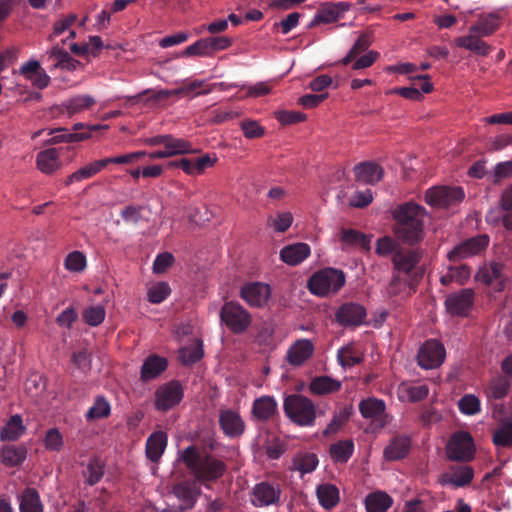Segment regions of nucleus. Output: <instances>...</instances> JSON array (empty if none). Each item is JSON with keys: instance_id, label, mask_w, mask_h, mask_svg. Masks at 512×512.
<instances>
[{"instance_id": "1", "label": "nucleus", "mask_w": 512, "mask_h": 512, "mask_svg": "<svg viewBox=\"0 0 512 512\" xmlns=\"http://www.w3.org/2000/svg\"><path fill=\"white\" fill-rule=\"evenodd\" d=\"M180 458L194 477L195 482L201 483L207 488L210 487V483H215L227 471L224 461L210 454L203 455L195 445L183 449Z\"/></svg>"}, {"instance_id": "2", "label": "nucleus", "mask_w": 512, "mask_h": 512, "mask_svg": "<svg viewBox=\"0 0 512 512\" xmlns=\"http://www.w3.org/2000/svg\"><path fill=\"white\" fill-rule=\"evenodd\" d=\"M502 24V18L498 12L482 14L478 20L469 27L468 34L454 39L457 47L466 49L475 55L485 57L490 54L492 47L482 40L496 32Z\"/></svg>"}, {"instance_id": "3", "label": "nucleus", "mask_w": 512, "mask_h": 512, "mask_svg": "<svg viewBox=\"0 0 512 512\" xmlns=\"http://www.w3.org/2000/svg\"><path fill=\"white\" fill-rule=\"evenodd\" d=\"M421 258H392L393 278L387 287L391 296H409L416 291L425 274V263Z\"/></svg>"}, {"instance_id": "4", "label": "nucleus", "mask_w": 512, "mask_h": 512, "mask_svg": "<svg viewBox=\"0 0 512 512\" xmlns=\"http://www.w3.org/2000/svg\"><path fill=\"white\" fill-rule=\"evenodd\" d=\"M425 209L420 205L408 202L398 206L393 216L396 220L395 235L404 243L414 245L423 239V218Z\"/></svg>"}, {"instance_id": "5", "label": "nucleus", "mask_w": 512, "mask_h": 512, "mask_svg": "<svg viewBox=\"0 0 512 512\" xmlns=\"http://www.w3.org/2000/svg\"><path fill=\"white\" fill-rule=\"evenodd\" d=\"M283 410L293 424L311 427L317 419V407L312 400L302 394H290L283 401Z\"/></svg>"}, {"instance_id": "6", "label": "nucleus", "mask_w": 512, "mask_h": 512, "mask_svg": "<svg viewBox=\"0 0 512 512\" xmlns=\"http://www.w3.org/2000/svg\"><path fill=\"white\" fill-rule=\"evenodd\" d=\"M345 285V275L341 270L327 268L319 270L309 278L308 288L312 295L327 296L337 293Z\"/></svg>"}, {"instance_id": "7", "label": "nucleus", "mask_w": 512, "mask_h": 512, "mask_svg": "<svg viewBox=\"0 0 512 512\" xmlns=\"http://www.w3.org/2000/svg\"><path fill=\"white\" fill-rule=\"evenodd\" d=\"M447 457L452 461L468 462L474 458L475 445L469 432L459 431L451 435L447 443Z\"/></svg>"}, {"instance_id": "8", "label": "nucleus", "mask_w": 512, "mask_h": 512, "mask_svg": "<svg viewBox=\"0 0 512 512\" xmlns=\"http://www.w3.org/2000/svg\"><path fill=\"white\" fill-rule=\"evenodd\" d=\"M220 319L235 334L245 332L251 323L250 314L237 302H226L220 310Z\"/></svg>"}, {"instance_id": "9", "label": "nucleus", "mask_w": 512, "mask_h": 512, "mask_svg": "<svg viewBox=\"0 0 512 512\" xmlns=\"http://www.w3.org/2000/svg\"><path fill=\"white\" fill-rule=\"evenodd\" d=\"M184 391L182 384L172 380L158 386L155 392V409L166 412L179 405L183 400Z\"/></svg>"}, {"instance_id": "10", "label": "nucleus", "mask_w": 512, "mask_h": 512, "mask_svg": "<svg viewBox=\"0 0 512 512\" xmlns=\"http://www.w3.org/2000/svg\"><path fill=\"white\" fill-rule=\"evenodd\" d=\"M465 197L460 187H434L426 191L425 201L437 208H449L460 203Z\"/></svg>"}, {"instance_id": "11", "label": "nucleus", "mask_w": 512, "mask_h": 512, "mask_svg": "<svg viewBox=\"0 0 512 512\" xmlns=\"http://www.w3.org/2000/svg\"><path fill=\"white\" fill-rule=\"evenodd\" d=\"M445 358L446 349L436 339L424 342L418 352V364L423 369H437L445 361Z\"/></svg>"}, {"instance_id": "12", "label": "nucleus", "mask_w": 512, "mask_h": 512, "mask_svg": "<svg viewBox=\"0 0 512 512\" xmlns=\"http://www.w3.org/2000/svg\"><path fill=\"white\" fill-rule=\"evenodd\" d=\"M475 294L470 288L448 294L445 307L451 316L467 317L474 306Z\"/></svg>"}, {"instance_id": "13", "label": "nucleus", "mask_w": 512, "mask_h": 512, "mask_svg": "<svg viewBox=\"0 0 512 512\" xmlns=\"http://www.w3.org/2000/svg\"><path fill=\"white\" fill-rule=\"evenodd\" d=\"M282 490L278 483L260 482L252 490V504L254 507L278 506L281 502Z\"/></svg>"}, {"instance_id": "14", "label": "nucleus", "mask_w": 512, "mask_h": 512, "mask_svg": "<svg viewBox=\"0 0 512 512\" xmlns=\"http://www.w3.org/2000/svg\"><path fill=\"white\" fill-rule=\"evenodd\" d=\"M271 286L263 282H248L241 286L239 295L247 305L262 308L271 298Z\"/></svg>"}, {"instance_id": "15", "label": "nucleus", "mask_w": 512, "mask_h": 512, "mask_svg": "<svg viewBox=\"0 0 512 512\" xmlns=\"http://www.w3.org/2000/svg\"><path fill=\"white\" fill-rule=\"evenodd\" d=\"M366 309L356 302L342 303L336 311V320L341 327H358L366 319Z\"/></svg>"}, {"instance_id": "16", "label": "nucleus", "mask_w": 512, "mask_h": 512, "mask_svg": "<svg viewBox=\"0 0 512 512\" xmlns=\"http://www.w3.org/2000/svg\"><path fill=\"white\" fill-rule=\"evenodd\" d=\"M358 410L363 418L372 420L376 427L383 428L388 423L384 400L374 397L360 400Z\"/></svg>"}, {"instance_id": "17", "label": "nucleus", "mask_w": 512, "mask_h": 512, "mask_svg": "<svg viewBox=\"0 0 512 512\" xmlns=\"http://www.w3.org/2000/svg\"><path fill=\"white\" fill-rule=\"evenodd\" d=\"M219 425L222 433L231 439L239 438L245 433V422L238 412L229 408L220 410Z\"/></svg>"}, {"instance_id": "18", "label": "nucleus", "mask_w": 512, "mask_h": 512, "mask_svg": "<svg viewBox=\"0 0 512 512\" xmlns=\"http://www.w3.org/2000/svg\"><path fill=\"white\" fill-rule=\"evenodd\" d=\"M215 162L216 158H211L206 154L196 159L181 158L180 160L171 161L169 166L180 168L187 175L197 176L203 174L207 168L214 166Z\"/></svg>"}, {"instance_id": "19", "label": "nucleus", "mask_w": 512, "mask_h": 512, "mask_svg": "<svg viewBox=\"0 0 512 512\" xmlns=\"http://www.w3.org/2000/svg\"><path fill=\"white\" fill-rule=\"evenodd\" d=\"M314 352L313 342L309 339H299L292 343L288 352H286V360L293 367H300L310 359Z\"/></svg>"}, {"instance_id": "20", "label": "nucleus", "mask_w": 512, "mask_h": 512, "mask_svg": "<svg viewBox=\"0 0 512 512\" xmlns=\"http://www.w3.org/2000/svg\"><path fill=\"white\" fill-rule=\"evenodd\" d=\"M503 265L498 262L485 264L476 273V280L490 286L495 282V291L501 292L504 288V280L502 278Z\"/></svg>"}, {"instance_id": "21", "label": "nucleus", "mask_w": 512, "mask_h": 512, "mask_svg": "<svg viewBox=\"0 0 512 512\" xmlns=\"http://www.w3.org/2000/svg\"><path fill=\"white\" fill-rule=\"evenodd\" d=\"M411 449V438L406 435L394 436L384 448V458L387 461H398L408 456Z\"/></svg>"}, {"instance_id": "22", "label": "nucleus", "mask_w": 512, "mask_h": 512, "mask_svg": "<svg viewBox=\"0 0 512 512\" xmlns=\"http://www.w3.org/2000/svg\"><path fill=\"white\" fill-rule=\"evenodd\" d=\"M167 359L156 354L145 358L142 368H140V380L143 382L152 381L167 369Z\"/></svg>"}, {"instance_id": "23", "label": "nucleus", "mask_w": 512, "mask_h": 512, "mask_svg": "<svg viewBox=\"0 0 512 512\" xmlns=\"http://www.w3.org/2000/svg\"><path fill=\"white\" fill-rule=\"evenodd\" d=\"M489 245L487 235L470 238L451 250L447 256H475L485 251Z\"/></svg>"}, {"instance_id": "24", "label": "nucleus", "mask_w": 512, "mask_h": 512, "mask_svg": "<svg viewBox=\"0 0 512 512\" xmlns=\"http://www.w3.org/2000/svg\"><path fill=\"white\" fill-rule=\"evenodd\" d=\"M354 173L357 182L374 185L383 178L384 170L377 163L361 162L354 167Z\"/></svg>"}, {"instance_id": "25", "label": "nucleus", "mask_w": 512, "mask_h": 512, "mask_svg": "<svg viewBox=\"0 0 512 512\" xmlns=\"http://www.w3.org/2000/svg\"><path fill=\"white\" fill-rule=\"evenodd\" d=\"M339 240L343 246H359L362 248V253H368L371 248L372 236L354 229L342 228L339 232Z\"/></svg>"}, {"instance_id": "26", "label": "nucleus", "mask_w": 512, "mask_h": 512, "mask_svg": "<svg viewBox=\"0 0 512 512\" xmlns=\"http://www.w3.org/2000/svg\"><path fill=\"white\" fill-rule=\"evenodd\" d=\"M166 446V432L156 431L152 433L146 440V457L154 463L158 462L163 456Z\"/></svg>"}, {"instance_id": "27", "label": "nucleus", "mask_w": 512, "mask_h": 512, "mask_svg": "<svg viewBox=\"0 0 512 512\" xmlns=\"http://www.w3.org/2000/svg\"><path fill=\"white\" fill-rule=\"evenodd\" d=\"M36 166L44 174H52L61 168L60 154L57 149L40 151L36 156Z\"/></svg>"}, {"instance_id": "28", "label": "nucleus", "mask_w": 512, "mask_h": 512, "mask_svg": "<svg viewBox=\"0 0 512 512\" xmlns=\"http://www.w3.org/2000/svg\"><path fill=\"white\" fill-rule=\"evenodd\" d=\"M341 389V382L330 376H316L313 377L309 390L313 395H327L330 393H337Z\"/></svg>"}, {"instance_id": "29", "label": "nucleus", "mask_w": 512, "mask_h": 512, "mask_svg": "<svg viewBox=\"0 0 512 512\" xmlns=\"http://www.w3.org/2000/svg\"><path fill=\"white\" fill-rule=\"evenodd\" d=\"M48 58L53 60V68L64 69L68 71H75L79 66L80 62L74 59L67 51L59 46L53 47L47 52Z\"/></svg>"}, {"instance_id": "30", "label": "nucleus", "mask_w": 512, "mask_h": 512, "mask_svg": "<svg viewBox=\"0 0 512 512\" xmlns=\"http://www.w3.org/2000/svg\"><path fill=\"white\" fill-rule=\"evenodd\" d=\"M277 411V403L272 396H262L254 400L252 413L259 421L271 419Z\"/></svg>"}, {"instance_id": "31", "label": "nucleus", "mask_w": 512, "mask_h": 512, "mask_svg": "<svg viewBox=\"0 0 512 512\" xmlns=\"http://www.w3.org/2000/svg\"><path fill=\"white\" fill-rule=\"evenodd\" d=\"M393 505V498L384 491L369 493L365 498L367 512H386Z\"/></svg>"}, {"instance_id": "32", "label": "nucleus", "mask_w": 512, "mask_h": 512, "mask_svg": "<svg viewBox=\"0 0 512 512\" xmlns=\"http://www.w3.org/2000/svg\"><path fill=\"white\" fill-rule=\"evenodd\" d=\"M317 497L322 508L331 510L338 505L340 497L336 485L323 483L317 487Z\"/></svg>"}, {"instance_id": "33", "label": "nucleus", "mask_w": 512, "mask_h": 512, "mask_svg": "<svg viewBox=\"0 0 512 512\" xmlns=\"http://www.w3.org/2000/svg\"><path fill=\"white\" fill-rule=\"evenodd\" d=\"M354 441L352 440H338L330 445V457L336 463L345 464L354 453Z\"/></svg>"}, {"instance_id": "34", "label": "nucleus", "mask_w": 512, "mask_h": 512, "mask_svg": "<svg viewBox=\"0 0 512 512\" xmlns=\"http://www.w3.org/2000/svg\"><path fill=\"white\" fill-rule=\"evenodd\" d=\"M105 167H106V164H105L104 159H100V160L91 162V163L87 164L86 166L73 172L71 175H69L67 177V179L65 180V185L69 186L74 182H80L84 179L91 178Z\"/></svg>"}, {"instance_id": "35", "label": "nucleus", "mask_w": 512, "mask_h": 512, "mask_svg": "<svg viewBox=\"0 0 512 512\" xmlns=\"http://www.w3.org/2000/svg\"><path fill=\"white\" fill-rule=\"evenodd\" d=\"M52 137L47 141L48 144L74 143L81 142L91 137L88 132H68L65 128L52 129L49 132Z\"/></svg>"}, {"instance_id": "36", "label": "nucleus", "mask_w": 512, "mask_h": 512, "mask_svg": "<svg viewBox=\"0 0 512 512\" xmlns=\"http://www.w3.org/2000/svg\"><path fill=\"white\" fill-rule=\"evenodd\" d=\"M319 460L316 454L304 452L296 454L292 460V470L299 471L302 475L312 473L318 466Z\"/></svg>"}, {"instance_id": "37", "label": "nucleus", "mask_w": 512, "mask_h": 512, "mask_svg": "<svg viewBox=\"0 0 512 512\" xmlns=\"http://www.w3.org/2000/svg\"><path fill=\"white\" fill-rule=\"evenodd\" d=\"M27 450L23 446H6L0 451V457L2 464L15 467L21 465L26 459Z\"/></svg>"}, {"instance_id": "38", "label": "nucleus", "mask_w": 512, "mask_h": 512, "mask_svg": "<svg viewBox=\"0 0 512 512\" xmlns=\"http://www.w3.org/2000/svg\"><path fill=\"white\" fill-rule=\"evenodd\" d=\"M197 482H180L174 486V495L177 499L183 501L186 505L193 507L196 498L200 494Z\"/></svg>"}, {"instance_id": "39", "label": "nucleus", "mask_w": 512, "mask_h": 512, "mask_svg": "<svg viewBox=\"0 0 512 512\" xmlns=\"http://www.w3.org/2000/svg\"><path fill=\"white\" fill-rule=\"evenodd\" d=\"M20 512H44L36 489L27 488L22 492L19 504Z\"/></svg>"}, {"instance_id": "40", "label": "nucleus", "mask_w": 512, "mask_h": 512, "mask_svg": "<svg viewBox=\"0 0 512 512\" xmlns=\"http://www.w3.org/2000/svg\"><path fill=\"white\" fill-rule=\"evenodd\" d=\"M24 431L21 416H12L0 431V441H17Z\"/></svg>"}, {"instance_id": "41", "label": "nucleus", "mask_w": 512, "mask_h": 512, "mask_svg": "<svg viewBox=\"0 0 512 512\" xmlns=\"http://www.w3.org/2000/svg\"><path fill=\"white\" fill-rule=\"evenodd\" d=\"M95 104V99L90 95H77L63 102L62 106L69 115L80 113Z\"/></svg>"}, {"instance_id": "42", "label": "nucleus", "mask_w": 512, "mask_h": 512, "mask_svg": "<svg viewBox=\"0 0 512 512\" xmlns=\"http://www.w3.org/2000/svg\"><path fill=\"white\" fill-rule=\"evenodd\" d=\"M473 477V468L469 466H463L451 474H445L444 483L455 487H464L473 480Z\"/></svg>"}, {"instance_id": "43", "label": "nucleus", "mask_w": 512, "mask_h": 512, "mask_svg": "<svg viewBox=\"0 0 512 512\" xmlns=\"http://www.w3.org/2000/svg\"><path fill=\"white\" fill-rule=\"evenodd\" d=\"M110 403L103 396H97L94 400L92 407L85 413L86 421H93L102 418H108L110 415Z\"/></svg>"}, {"instance_id": "44", "label": "nucleus", "mask_w": 512, "mask_h": 512, "mask_svg": "<svg viewBox=\"0 0 512 512\" xmlns=\"http://www.w3.org/2000/svg\"><path fill=\"white\" fill-rule=\"evenodd\" d=\"M510 381L504 376H497L492 379L490 385L487 387V396L494 400L503 399L509 393Z\"/></svg>"}, {"instance_id": "45", "label": "nucleus", "mask_w": 512, "mask_h": 512, "mask_svg": "<svg viewBox=\"0 0 512 512\" xmlns=\"http://www.w3.org/2000/svg\"><path fill=\"white\" fill-rule=\"evenodd\" d=\"M104 475V465L101 463L99 459H92L89 461V464L86 465L85 470L83 471V476L86 479V483L90 486H93L101 481Z\"/></svg>"}, {"instance_id": "46", "label": "nucleus", "mask_w": 512, "mask_h": 512, "mask_svg": "<svg viewBox=\"0 0 512 512\" xmlns=\"http://www.w3.org/2000/svg\"><path fill=\"white\" fill-rule=\"evenodd\" d=\"M370 45V35L368 33H361L356 39L354 45L349 50L348 54L342 59V63L344 65L349 64L354 58L365 52Z\"/></svg>"}, {"instance_id": "47", "label": "nucleus", "mask_w": 512, "mask_h": 512, "mask_svg": "<svg viewBox=\"0 0 512 512\" xmlns=\"http://www.w3.org/2000/svg\"><path fill=\"white\" fill-rule=\"evenodd\" d=\"M203 357L201 342H195L188 347H183L179 351V358L184 365H193Z\"/></svg>"}, {"instance_id": "48", "label": "nucleus", "mask_w": 512, "mask_h": 512, "mask_svg": "<svg viewBox=\"0 0 512 512\" xmlns=\"http://www.w3.org/2000/svg\"><path fill=\"white\" fill-rule=\"evenodd\" d=\"M337 357L340 365L345 369L354 367L363 362V357L351 346L339 349Z\"/></svg>"}, {"instance_id": "49", "label": "nucleus", "mask_w": 512, "mask_h": 512, "mask_svg": "<svg viewBox=\"0 0 512 512\" xmlns=\"http://www.w3.org/2000/svg\"><path fill=\"white\" fill-rule=\"evenodd\" d=\"M340 11L337 6L331 5L320 9L313 17L310 26L330 24L338 20Z\"/></svg>"}, {"instance_id": "50", "label": "nucleus", "mask_w": 512, "mask_h": 512, "mask_svg": "<svg viewBox=\"0 0 512 512\" xmlns=\"http://www.w3.org/2000/svg\"><path fill=\"white\" fill-rule=\"evenodd\" d=\"M165 149L168 151L170 157L193 151L190 142L182 138H174L171 135H167Z\"/></svg>"}, {"instance_id": "51", "label": "nucleus", "mask_w": 512, "mask_h": 512, "mask_svg": "<svg viewBox=\"0 0 512 512\" xmlns=\"http://www.w3.org/2000/svg\"><path fill=\"white\" fill-rule=\"evenodd\" d=\"M171 295V287L166 282H157L147 291L148 302L153 304L163 303Z\"/></svg>"}, {"instance_id": "52", "label": "nucleus", "mask_w": 512, "mask_h": 512, "mask_svg": "<svg viewBox=\"0 0 512 512\" xmlns=\"http://www.w3.org/2000/svg\"><path fill=\"white\" fill-rule=\"evenodd\" d=\"M458 409L466 416H474L480 411V400L474 394H465L458 400Z\"/></svg>"}, {"instance_id": "53", "label": "nucleus", "mask_w": 512, "mask_h": 512, "mask_svg": "<svg viewBox=\"0 0 512 512\" xmlns=\"http://www.w3.org/2000/svg\"><path fill=\"white\" fill-rule=\"evenodd\" d=\"M501 207L506 211L502 217L503 225L507 230L512 231V184L502 192Z\"/></svg>"}, {"instance_id": "54", "label": "nucleus", "mask_w": 512, "mask_h": 512, "mask_svg": "<svg viewBox=\"0 0 512 512\" xmlns=\"http://www.w3.org/2000/svg\"><path fill=\"white\" fill-rule=\"evenodd\" d=\"M495 446L512 447V422L504 423L493 433Z\"/></svg>"}, {"instance_id": "55", "label": "nucleus", "mask_w": 512, "mask_h": 512, "mask_svg": "<svg viewBox=\"0 0 512 512\" xmlns=\"http://www.w3.org/2000/svg\"><path fill=\"white\" fill-rule=\"evenodd\" d=\"M293 222V216L290 212H280L275 217H269L267 224L276 232H285L290 228Z\"/></svg>"}, {"instance_id": "56", "label": "nucleus", "mask_w": 512, "mask_h": 512, "mask_svg": "<svg viewBox=\"0 0 512 512\" xmlns=\"http://www.w3.org/2000/svg\"><path fill=\"white\" fill-rule=\"evenodd\" d=\"M398 248L399 244L389 236L379 238L376 243V253L379 255L401 256Z\"/></svg>"}, {"instance_id": "57", "label": "nucleus", "mask_w": 512, "mask_h": 512, "mask_svg": "<svg viewBox=\"0 0 512 512\" xmlns=\"http://www.w3.org/2000/svg\"><path fill=\"white\" fill-rule=\"evenodd\" d=\"M105 318V310L101 305L91 306L83 311V319L91 327L99 326Z\"/></svg>"}, {"instance_id": "58", "label": "nucleus", "mask_w": 512, "mask_h": 512, "mask_svg": "<svg viewBox=\"0 0 512 512\" xmlns=\"http://www.w3.org/2000/svg\"><path fill=\"white\" fill-rule=\"evenodd\" d=\"M402 389L411 402L422 401L429 394V387L426 384L404 386Z\"/></svg>"}, {"instance_id": "59", "label": "nucleus", "mask_w": 512, "mask_h": 512, "mask_svg": "<svg viewBox=\"0 0 512 512\" xmlns=\"http://www.w3.org/2000/svg\"><path fill=\"white\" fill-rule=\"evenodd\" d=\"M205 41L207 44L209 56H212L214 53L230 47L232 44L231 39L226 36L206 37Z\"/></svg>"}, {"instance_id": "60", "label": "nucleus", "mask_w": 512, "mask_h": 512, "mask_svg": "<svg viewBox=\"0 0 512 512\" xmlns=\"http://www.w3.org/2000/svg\"><path fill=\"white\" fill-rule=\"evenodd\" d=\"M44 443L46 449L59 451L63 447V436L56 428H51L46 432Z\"/></svg>"}, {"instance_id": "61", "label": "nucleus", "mask_w": 512, "mask_h": 512, "mask_svg": "<svg viewBox=\"0 0 512 512\" xmlns=\"http://www.w3.org/2000/svg\"><path fill=\"white\" fill-rule=\"evenodd\" d=\"M311 250L306 243H294L283 247L280 256H310Z\"/></svg>"}, {"instance_id": "62", "label": "nucleus", "mask_w": 512, "mask_h": 512, "mask_svg": "<svg viewBox=\"0 0 512 512\" xmlns=\"http://www.w3.org/2000/svg\"><path fill=\"white\" fill-rule=\"evenodd\" d=\"M182 57H189V56H201V57H207L209 56V52L207 49V44L205 41V38H202L192 45L188 46L181 52Z\"/></svg>"}, {"instance_id": "63", "label": "nucleus", "mask_w": 512, "mask_h": 512, "mask_svg": "<svg viewBox=\"0 0 512 512\" xmlns=\"http://www.w3.org/2000/svg\"><path fill=\"white\" fill-rule=\"evenodd\" d=\"M241 129L246 138H260L264 135V129L257 121L244 120L241 122Z\"/></svg>"}, {"instance_id": "64", "label": "nucleus", "mask_w": 512, "mask_h": 512, "mask_svg": "<svg viewBox=\"0 0 512 512\" xmlns=\"http://www.w3.org/2000/svg\"><path fill=\"white\" fill-rule=\"evenodd\" d=\"M373 200V195L370 189L364 191H357L350 199V206L357 208H364L368 206Z\"/></svg>"}]
</instances>
